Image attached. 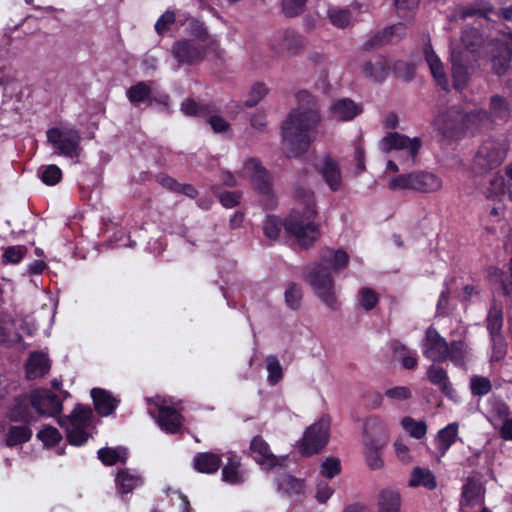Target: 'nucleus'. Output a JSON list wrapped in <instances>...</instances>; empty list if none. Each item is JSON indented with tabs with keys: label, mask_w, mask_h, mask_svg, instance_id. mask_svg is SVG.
Segmentation results:
<instances>
[{
	"label": "nucleus",
	"mask_w": 512,
	"mask_h": 512,
	"mask_svg": "<svg viewBox=\"0 0 512 512\" xmlns=\"http://www.w3.org/2000/svg\"><path fill=\"white\" fill-rule=\"evenodd\" d=\"M297 107L292 109L281 126L282 149L289 158L306 153L315 140L321 123L318 100L308 91L296 94Z\"/></svg>",
	"instance_id": "nucleus-1"
},
{
	"label": "nucleus",
	"mask_w": 512,
	"mask_h": 512,
	"mask_svg": "<svg viewBox=\"0 0 512 512\" xmlns=\"http://www.w3.org/2000/svg\"><path fill=\"white\" fill-rule=\"evenodd\" d=\"M348 254L342 249L325 248L321 251L319 263L307 268L306 280L315 295L331 310L338 308L331 272H338L346 267Z\"/></svg>",
	"instance_id": "nucleus-2"
},
{
	"label": "nucleus",
	"mask_w": 512,
	"mask_h": 512,
	"mask_svg": "<svg viewBox=\"0 0 512 512\" xmlns=\"http://www.w3.org/2000/svg\"><path fill=\"white\" fill-rule=\"evenodd\" d=\"M294 198L296 207L285 220L284 227L301 247L308 248L320 236L319 227L314 223L317 214L314 194L306 188L296 187Z\"/></svg>",
	"instance_id": "nucleus-3"
},
{
	"label": "nucleus",
	"mask_w": 512,
	"mask_h": 512,
	"mask_svg": "<svg viewBox=\"0 0 512 512\" xmlns=\"http://www.w3.org/2000/svg\"><path fill=\"white\" fill-rule=\"evenodd\" d=\"M288 458L274 455L269 445L258 436V466L264 471L277 473L275 479L277 491L287 497H296L305 494L304 479L297 478L288 473H279L286 466Z\"/></svg>",
	"instance_id": "nucleus-4"
},
{
	"label": "nucleus",
	"mask_w": 512,
	"mask_h": 512,
	"mask_svg": "<svg viewBox=\"0 0 512 512\" xmlns=\"http://www.w3.org/2000/svg\"><path fill=\"white\" fill-rule=\"evenodd\" d=\"M434 127L445 137L461 136L479 131L475 109L467 112L459 105L441 110L433 121Z\"/></svg>",
	"instance_id": "nucleus-5"
},
{
	"label": "nucleus",
	"mask_w": 512,
	"mask_h": 512,
	"mask_svg": "<svg viewBox=\"0 0 512 512\" xmlns=\"http://www.w3.org/2000/svg\"><path fill=\"white\" fill-rule=\"evenodd\" d=\"M508 146L505 141L496 138L484 140L471 162V171L475 175H482L497 169L506 159Z\"/></svg>",
	"instance_id": "nucleus-6"
},
{
	"label": "nucleus",
	"mask_w": 512,
	"mask_h": 512,
	"mask_svg": "<svg viewBox=\"0 0 512 512\" xmlns=\"http://www.w3.org/2000/svg\"><path fill=\"white\" fill-rule=\"evenodd\" d=\"M92 420V409L89 406L78 404L70 415L60 417L58 424L65 429L67 441L71 445L82 446L90 437L87 429Z\"/></svg>",
	"instance_id": "nucleus-7"
},
{
	"label": "nucleus",
	"mask_w": 512,
	"mask_h": 512,
	"mask_svg": "<svg viewBox=\"0 0 512 512\" xmlns=\"http://www.w3.org/2000/svg\"><path fill=\"white\" fill-rule=\"evenodd\" d=\"M443 186L442 179L426 171L401 174L392 178L388 183L391 191L412 190L420 193H434Z\"/></svg>",
	"instance_id": "nucleus-8"
},
{
	"label": "nucleus",
	"mask_w": 512,
	"mask_h": 512,
	"mask_svg": "<svg viewBox=\"0 0 512 512\" xmlns=\"http://www.w3.org/2000/svg\"><path fill=\"white\" fill-rule=\"evenodd\" d=\"M331 419L323 415L318 421L310 425L298 442V450L303 456L318 454L328 444L330 436Z\"/></svg>",
	"instance_id": "nucleus-9"
},
{
	"label": "nucleus",
	"mask_w": 512,
	"mask_h": 512,
	"mask_svg": "<svg viewBox=\"0 0 512 512\" xmlns=\"http://www.w3.org/2000/svg\"><path fill=\"white\" fill-rule=\"evenodd\" d=\"M47 139L57 149V153L65 157H77L82 150L80 132L74 127L51 128L47 131Z\"/></svg>",
	"instance_id": "nucleus-10"
},
{
	"label": "nucleus",
	"mask_w": 512,
	"mask_h": 512,
	"mask_svg": "<svg viewBox=\"0 0 512 512\" xmlns=\"http://www.w3.org/2000/svg\"><path fill=\"white\" fill-rule=\"evenodd\" d=\"M422 146V141L418 137L409 138L406 135L397 132L388 133L379 142V148L382 152L388 153L392 150L406 151L405 161L408 164H414L418 151Z\"/></svg>",
	"instance_id": "nucleus-11"
},
{
	"label": "nucleus",
	"mask_w": 512,
	"mask_h": 512,
	"mask_svg": "<svg viewBox=\"0 0 512 512\" xmlns=\"http://www.w3.org/2000/svg\"><path fill=\"white\" fill-rule=\"evenodd\" d=\"M479 129L490 126L495 121H507L511 117V107L508 100L498 94L492 95L489 99V109H475Z\"/></svg>",
	"instance_id": "nucleus-12"
},
{
	"label": "nucleus",
	"mask_w": 512,
	"mask_h": 512,
	"mask_svg": "<svg viewBox=\"0 0 512 512\" xmlns=\"http://www.w3.org/2000/svg\"><path fill=\"white\" fill-rule=\"evenodd\" d=\"M170 52L179 65H195L203 61L205 47L196 40L182 39L173 43Z\"/></svg>",
	"instance_id": "nucleus-13"
},
{
	"label": "nucleus",
	"mask_w": 512,
	"mask_h": 512,
	"mask_svg": "<svg viewBox=\"0 0 512 512\" xmlns=\"http://www.w3.org/2000/svg\"><path fill=\"white\" fill-rule=\"evenodd\" d=\"M149 414L157 421L160 428L168 433H176L182 426V416L172 407L164 406L155 402L152 406V401L148 400Z\"/></svg>",
	"instance_id": "nucleus-14"
},
{
	"label": "nucleus",
	"mask_w": 512,
	"mask_h": 512,
	"mask_svg": "<svg viewBox=\"0 0 512 512\" xmlns=\"http://www.w3.org/2000/svg\"><path fill=\"white\" fill-rule=\"evenodd\" d=\"M448 345L436 329L430 327L426 330L425 338L422 342V353L431 361L442 362L447 360Z\"/></svg>",
	"instance_id": "nucleus-15"
},
{
	"label": "nucleus",
	"mask_w": 512,
	"mask_h": 512,
	"mask_svg": "<svg viewBox=\"0 0 512 512\" xmlns=\"http://www.w3.org/2000/svg\"><path fill=\"white\" fill-rule=\"evenodd\" d=\"M304 47V39L291 29L283 31L270 43V48L277 55H297Z\"/></svg>",
	"instance_id": "nucleus-16"
},
{
	"label": "nucleus",
	"mask_w": 512,
	"mask_h": 512,
	"mask_svg": "<svg viewBox=\"0 0 512 512\" xmlns=\"http://www.w3.org/2000/svg\"><path fill=\"white\" fill-rule=\"evenodd\" d=\"M32 402L35 411L43 416L54 417L62 410V402L57 395L49 390H35L32 392Z\"/></svg>",
	"instance_id": "nucleus-17"
},
{
	"label": "nucleus",
	"mask_w": 512,
	"mask_h": 512,
	"mask_svg": "<svg viewBox=\"0 0 512 512\" xmlns=\"http://www.w3.org/2000/svg\"><path fill=\"white\" fill-rule=\"evenodd\" d=\"M315 169L332 191H338L341 188V171L337 161L331 156L325 155L319 158L315 163Z\"/></svg>",
	"instance_id": "nucleus-18"
},
{
	"label": "nucleus",
	"mask_w": 512,
	"mask_h": 512,
	"mask_svg": "<svg viewBox=\"0 0 512 512\" xmlns=\"http://www.w3.org/2000/svg\"><path fill=\"white\" fill-rule=\"evenodd\" d=\"M35 413L37 412L32 402L31 393L29 396H22L15 399L14 404L8 410L7 417L11 422L30 424L37 421Z\"/></svg>",
	"instance_id": "nucleus-19"
},
{
	"label": "nucleus",
	"mask_w": 512,
	"mask_h": 512,
	"mask_svg": "<svg viewBox=\"0 0 512 512\" xmlns=\"http://www.w3.org/2000/svg\"><path fill=\"white\" fill-rule=\"evenodd\" d=\"M363 111L361 105L349 98L335 101L329 108V115L336 121H351Z\"/></svg>",
	"instance_id": "nucleus-20"
},
{
	"label": "nucleus",
	"mask_w": 512,
	"mask_h": 512,
	"mask_svg": "<svg viewBox=\"0 0 512 512\" xmlns=\"http://www.w3.org/2000/svg\"><path fill=\"white\" fill-rule=\"evenodd\" d=\"M424 57L437 85L447 91L449 89V81L445 73L444 65L430 44L424 47Z\"/></svg>",
	"instance_id": "nucleus-21"
},
{
	"label": "nucleus",
	"mask_w": 512,
	"mask_h": 512,
	"mask_svg": "<svg viewBox=\"0 0 512 512\" xmlns=\"http://www.w3.org/2000/svg\"><path fill=\"white\" fill-rule=\"evenodd\" d=\"M363 434L364 442L381 441V445H385L388 439L387 424L379 416H372L366 420Z\"/></svg>",
	"instance_id": "nucleus-22"
},
{
	"label": "nucleus",
	"mask_w": 512,
	"mask_h": 512,
	"mask_svg": "<svg viewBox=\"0 0 512 512\" xmlns=\"http://www.w3.org/2000/svg\"><path fill=\"white\" fill-rule=\"evenodd\" d=\"M26 376L33 380L45 376L51 367L50 360L43 352H33L25 364Z\"/></svg>",
	"instance_id": "nucleus-23"
},
{
	"label": "nucleus",
	"mask_w": 512,
	"mask_h": 512,
	"mask_svg": "<svg viewBox=\"0 0 512 512\" xmlns=\"http://www.w3.org/2000/svg\"><path fill=\"white\" fill-rule=\"evenodd\" d=\"M471 357V349L464 340H454L449 343L447 360H450L456 367L466 370Z\"/></svg>",
	"instance_id": "nucleus-24"
},
{
	"label": "nucleus",
	"mask_w": 512,
	"mask_h": 512,
	"mask_svg": "<svg viewBox=\"0 0 512 512\" xmlns=\"http://www.w3.org/2000/svg\"><path fill=\"white\" fill-rule=\"evenodd\" d=\"M91 397L96 411L101 416L112 414L118 406L119 400L113 397L108 391L101 388H93Z\"/></svg>",
	"instance_id": "nucleus-25"
},
{
	"label": "nucleus",
	"mask_w": 512,
	"mask_h": 512,
	"mask_svg": "<svg viewBox=\"0 0 512 512\" xmlns=\"http://www.w3.org/2000/svg\"><path fill=\"white\" fill-rule=\"evenodd\" d=\"M115 482L121 494H128L143 484V477L136 471L121 469L117 472Z\"/></svg>",
	"instance_id": "nucleus-26"
},
{
	"label": "nucleus",
	"mask_w": 512,
	"mask_h": 512,
	"mask_svg": "<svg viewBox=\"0 0 512 512\" xmlns=\"http://www.w3.org/2000/svg\"><path fill=\"white\" fill-rule=\"evenodd\" d=\"M458 428V424L453 422L438 431L435 438V445L440 457H443L456 442L458 438Z\"/></svg>",
	"instance_id": "nucleus-27"
},
{
	"label": "nucleus",
	"mask_w": 512,
	"mask_h": 512,
	"mask_svg": "<svg viewBox=\"0 0 512 512\" xmlns=\"http://www.w3.org/2000/svg\"><path fill=\"white\" fill-rule=\"evenodd\" d=\"M427 377L429 381L438 386L447 397L452 399L455 396V390L449 381L447 372L442 367L431 365L427 370Z\"/></svg>",
	"instance_id": "nucleus-28"
},
{
	"label": "nucleus",
	"mask_w": 512,
	"mask_h": 512,
	"mask_svg": "<svg viewBox=\"0 0 512 512\" xmlns=\"http://www.w3.org/2000/svg\"><path fill=\"white\" fill-rule=\"evenodd\" d=\"M258 198L261 196L267 208L275 204V197L272 187V179L266 169L258 165Z\"/></svg>",
	"instance_id": "nucleus-29"
},
{
	"label": "nucleus",
	"mask_w": 512,
	"mask_h": 512,
	"mask_svg": "<svg viewBox=\"0 0 512 512\" xmlns=\"http://www.w3.org/2000/svg\"><path fill=\"white\" fill-rule=\"evenodd\" d=\"M32 435L33 432L29 424L11 425L7 429L5 444L8 447L24 444L31 439Z\"/></svg>",
	"instance_id": "nucleus-30"
},
{
	"label": "nucleus",
	"mask_w": 512,
	"mask_h": 512,
	"mask_svg": "<svg viewBox=\"0 0 512 512\" xmlns=\"http://www.w3.org/2000/svg\"><path fill=\"white\" fill-rule=\"evenodd\" d=\"M193 463L198 472L211 474L219 469L221 458L219 455L210 452L198 453L194 457Z\"/></svg>",
	"instance_id": "nucleus-31"
},
{
	"label": "nucleus",
	"mask_w": 512,
	"mask_h": 512,
	"mask_svg": "<svg viewBox=\"0 0 512 512\" xmlns=\"http://www.w3.org/2000/svg\"><path fill=\"white\" fill-rule=\"evenodd\" d=\"M410 487H424L433 490L437 486L434 474L427 468L415 467L411 472L409 480Z\"/></svg>",
	"instance_id": "nucleus-32"
},
{
	"label": "nucleus",
	"mask_w": 512,
	"mask_h": 512,
	"mask_svg": "<svg viewBox=\"0 0 512 512\" xmlns=\"http://www.w3.org/2000/svg\"><path fill=\"white\" fill-rule=\"evenodd\" d=\"M406 27L402 23H397L389 28L384 29L380 34L375 35L371 39V45H383L386 43L396 42L405 35Z\"/></svg>",
	"instance_id": "nucleus-33"
},
{
	"label": "nucleus",
	"mask_w": 512,
	"mask_h": 512,
	"mask_svg": "<svg viewBox=\"0 0 512 512\" xmlns=\"http://www.w3.org/2000/svg\"><path fill=\"white\" fill-rule=\"evenodd\" d=\"M380 512H400L401 497L395 489H384L379 495Z\"/></svg>",
	"instance_id": "nucleus-34"
},
{
	"label": "nucleus",
	"mask_w": 512,
	"mask_h": 512,
	"mask_svg": "<svg viewBox=\"0 0 512 512\" xmlns=\"http://www.w3.org/2000/svg\"><path fill=\"white\" fill-rule=\"evenodd\" d=\"M481 485L474 479H468L462 490L461 506H474L481 503Z\"/></svg>",
	"instance_id": "nucleus-35"
},
{
	"label": "nucleus",
	"mask_w": 512,
	"mask_h": 512,
	"mask_svg": "<svg viewBox=\"0 0 512 512\" xmlns=\"http://www.w3.org/2000/svg\"><path fill=\"white\" fill-rule=\"evenodd\" d=\"M97 454L99 460L107 466L114 465L117 462H125L128 457L127 449L124 447H104L99 449Z\"/></svg>",
	"instance_id": "nucleus-36"
},
{
	"label": "nucleus",
	"mask_w": 512,
	"mask_h": 512,
	"mask_svg": "<svg viewBox=\"0 0 512 512\" xmlns=\"http://www.w3.org/2000/svg\"><path fill=\"white\" fill-rule=\"evenodd\" d=\"M392 349L395 356L401 361L404 368L414 369L417 366L418 360L416 351L410 350L398 341H394L392 343Z\"/></svg>",
	"instance_id": "nucleus-37"
},
{
	"label": "nucleus",
	"mask_w": 512,
	"mask_h": 512,
	"mask_svg": "<svg viewBox=\"0 0 512 512\" xmlns=\"http://www.w3.org/2000/svg\"><path fill=\"white\" fill-rule=\"evenodd\" d=\"M364 446L367 465L373 470L381 469L384 463L379 455V451L384 445H381V441H375L364 442Z\"/></svg>",
	"instance_id": "nucleus-38"
},
{
	"label": "nucleus",
	"mask_w": 512,
	"mask_h": 512,
	"mask_svg": "<svg viewBox=\"0 0 512 512\" xmlns=\"http://www.w3.org/2000/svg\"><path fill=\"white\" fill-rule=\"evenodd\" d=\"M452 78L453 86L457 91H462L466 88L469 82V71L468 68L458 61L453 59L452 61Z\"/></svg>",
	"instance_id": "nucleus-39"
},
{
	"label": "nucleus",
	"mask_w": 512,
	"mask_h": 512,
	"mask_svg": "<svg viewBox=\"0 0 512 512\" xmlns=\"http://www.w3.org/2000/svg\"><path fill=\"white\" fill-rule=\"evenodd\" d=\"M265 367L267 371V382L270 385H276L283 378V369L277 357L270 355L265 358Z\"/></svg>",
	"instance_id": "nucleus-40"
},
{
	"label": "nucleus",
	"mask_w": 512,
	"mask_h": 512,
	"mask_svg": "<svg viewBox=\"0 0 512 512\" xmlns=\"http://www.w3.org/2000/svg\"><path fill=\"white\" fill-rule=\"evenodd\" d=\"M503 326L502 309L497 306H492L487 316V329L490 337L501 336L500 332Z\"/></svg>",
	"instance_id": "nucleus-41"
},
{
	"label": "nucleus",
	"mask_w": 512,
	"mask_h": 512,
	"mask_svg": "<svg viewBox=\"0 0 512 512\" xmlns=\"http://www.w3.org/2000/svg\"><path fill=\"white\" fill-rule=\"evenodd\" d=\"M150 95L151 89L143 81L138 82L137 84L131 86L127 90V98L134 105H138L141 102H145L150 98Z\"/></svg>",
	"instance_id": "nucleus-42"
},
{
	"label": "nucleus",
	"mask_w": 512,
	"mask_h": 512,
	"mask_svg": "<svg viewBox=\"0 0 512 512\" xmlns=\"http://www.w3.org/2000/svg\"><path fill=\"white\" fill-rule=\"evenodd\" d=\"M510 417H512L511 411L505 402L500 400L492 402L489 416V422L492 426H495Z\"/></svg>",
	"instance_id": "nucleus-43"
},
{
	"label": "nucleus",
	"mask_w": 512,
	"mask_h": 512,
	"mask_svg": "<svg viewBox=\"0 0 512 512\" xmlns=\"http://www.w3.org/2000/svg\"><path fill=\"white\" fill-rule=\"evenodd\" d=\"M379 297L375 290L362 287L357 294V303L365 311H370L378 304Z\"/></svg>",
	"instance_id": "nucleus-44"
},
{
	"label": "nucleus",
	"mask_w": 512,
	"mask_h": 512,
	"mask_svg": "<svg viewBox=\"0 0 512 512\" xmlns=\"http://www.w3.org/2000/svg\"><path fill=\"white\" fill-rule=\"evenodd\" d=\"M401 426L411 437L416 439L423 438L427 433V425L424 421H415L412 417H404L401 420Z\"/></svg>",
	"instance_id": "nucleus-45"
},
{
	"label": "nucleus",
	"mask_w": 512,
	"mask_h": 512,
	"mask_svg": "<svg viewBox=\"0 0 512 512\" xmlns=\"http://www.w3.org/2000/svg\"><path fill=\"white\" fill-rule=\"evenodd\" d=\"M328 18L334 26L345 28L351 23L352 16L348 9L331 7L328 9Z\"/></svg>",
	"instance_id": "nucleus-46"
},
{
	"label": "nucleus",
	"mask_w": 512,
	"mask_h": 512,
	"mask_svg": "<svg viewBox=\"0 0 512 512\" xmlns=\"http://www.w3.org/2000/svg\"><path fill=\"white\" fill-rule=\"evenodd\" d=\"M284 297L285 303L290 309H299L303 298V291L301 286L296 283H290L285 290Z\"/></svg>",
	"instance_id": "nucleus-47"
},
{
	"label": "nucleus",
	"mask_w": 512,
	"mask_h": 512,
	"mask_svg": "<svg viewBox=\"0 0 512 512\" xmlns=\"http://www.w3.org/2000/svg\"><path fill=\"white\" fill-rule=\"evenodd\" d=\"M363 73L374 81H382L387 75L386 65L382 60L366 62L363 65Z\"/></svg>",
	"instance_id": "nucleus-48"
},
{
	"label": "nucleus",
	"mask_w": 512,
	"mask_h": 512,
	"mask_svg": "<svg viewBox=\"0 0 512 512\" xmlns=\"http://www.w3.org/2000/svg\"><path fill=\"white\" fill-rule=\"evenodd\" d=\"M470 390L474 396H485L492 390V383L489 378L473 375L470 378Z\"/></svg>",
	"instance_id": "nucleus-49"
},
{
	"label": "nucleus",
	"mask_w": 512,
	"mask_h": 512,
	"mask_svg": "<svg viewBox=\"0 0 512 512\" xmlns=\"http://www.w3.org/2000/svg\"><path fill=\"white\" fill-rule=\"evenodd\" d=\"M38 175L47 185L57 184L62 177V172L57 165L42 166L38 169Z\"/></svg>",
	"instance_id": "nucleus-50"
},
{
	"label": "nucleus",
	"mask_w": 512,
	"mask_h": 512,
	"mask_svg": "<svg viewBox=\"0 0 512 512\" xmlns=\"http://www.w3.org/2000/svg\"><path fill=\"white\" fill-rule=\"evenodd\" d=\"M240 462L236 455H231L228 458V463L223 467L222 470V477L223 480L234 484L238 482V471L237 468L239 467Z\"/></svg>",
	"instance_id": "nucleus-51"
},
{
	"label": "nucleus",
	"mask_w": 512,
	"mask_h": 512,
	"mask_svg": "<svg viewBox=\"0 0 512 512\" xmlns=\"http://www.w3.org/2000/svg\"><path fill=\"white\" fill-rule=\"evenodd\" d=\"M37 437L45 446H54L62 439L60 432L52 426H45L37 433Z\"/></svg>",
	"instance_id": "nucleus-52"
},
{
	"label": "nucleus",
	"mask_w": 512,
	"mask_h": 512,
	"mask_svg": "<svg viewBox=\"0 0 512 512\" xmlns=\"http://www.w3.org/2000/svg\"><path fill=\"white\" fill-rule=\"evenodd\" d=\"M282 224L275 216H268L263 223V233L271 241H275L280 234Z\"/></svg>",
	"instance_id": "nucleus-53"
},
{
	"label": "nucleus",
	"mask_w": 512,
	"mask_h": 512,
	"mask_svg": "<svg viewBox=\"0 0 512 512\" xmlns=\"http://www.w3.org/2000/svg\"><path fill=\"white\" fill-rule=\"evenodd\" d=\"M307 0H282V10L287 17H296L303 13Z\"/></svg>",
	"instance_id": "nucleus-54"
},
{
	"label": "nucleus",
	"mask_w": 512,
	"mask_h": 512,
	"mask_svg": "<svg viewBox=\"0 0 512 512\" xmlns=\"http://www.w3.org/2000/svg\"><path fill=\"white\" fill-rule=\"evenodd\" d=\"M341 471V464L339 459L334 457H327L321 464L320 473L326 478H333Z\"/></svg>",
	"instance_id": "nucleus-55"
},
{
	"label": "nucleus",
	"mask_w": 512,
	"mask_h": 512,
	"mask_svg": "<svg viewBox=\"0 0 512 512\" xmlns=\"http://www.w3.org/2000/svg\"><path fill=\"white\" fill-rule=\"evenodd\" d=\"M27 252L24 246H10L7 247L3 253V260L6 263L16 264L21 261Z\"/></svg>",
	"instance_id": "nucleus-56"
},
{
	"label": "nucleus",
	"mask_w": 512,
	"mask_h": 512,
	"mask_svg": "<svg viewBox=\"0 0 512 512\" xmlns=\"http://www.w3.org/2000/svg\"><path fill=\"white\" fill-rule=\"evenodd\" d=\"M385 396L391 401H405L411 398L412 392L409 387L396 386L385 391Z\"/></svg>",
	"instance_id": "nucleus-57"
},
{
	"label": "nucleus",
	"mask_w": 512,
	"mask_h": 512,
	"mask_svg": "<svg viewBox=\"0 0 512 512\" xmlns=\"http://www.w3.org/2000/svg\"><path fill=\"white\" fill-rule=\"evenodd\" d=\"M176 16L172 11H166L164 14L160 16V18L156 21L155 30L159 35L167 32L170 27L175 23Z\"/></svg>",
	"instance_id": "nucleus-58"
},
{
	"label": "nucleus",
	"mask_w": 512,
	"mask_h": 512,
	"mask_svg": "<svg viewBox=\"0 0 512 512\" xmlns=\"http://www.w3.org/2000/svg\"><path fill=\"white\" fill-rule=\"evenodd\" d=\"M496 282L501 286V290L505 296L512 295V258L509 261V275L500 272L496 276Z\"/></svg>",
	"instance_id": "nucleus-59"
},
{
	"label": "nucleus",
	"mask_w": 512,
	"mask_h": 512,
	"mask_svg": "<svg viewBox=\"0 0 512 512\" xmlns=\"http://www.w3.org/2000/svg\"><path fill=\"white\" fill-rule=\"evenodd\" d=\"M493 352L491 359L493 361H500L506 354V344L502 336L491 337Z\"/></svg>",
	"instance_id": "nucleus-60"
},
{
	"label": "nucleus",
	"mask_w": 512,
	"mask_h": 512,
	"mask_svg": "<svg viewBox=\"0 0 512 512\" xmlns=\"http://www.w3.org/2000/svg\"><path fill=\"white\" fill-rule=\"evenodd\" d=\"M333 493L334 490L328 483L319 482L316 486L315 498L319 503L324 504L330 499Z\"/></svg>",
	"instance_id": "nucleus-61"
},
{
	"label": "nucleus",
	"mask_w": 512,
	"mask_h": 512,
	"mask_svg": "<svg viewBox=\"0 0 512 512\" xmlns=\"http://www.w3.org/2000/svg\"><path fill=\"white\" fill-rule=\"evenodd\" d=\"M394 449L397 458L404 464H409L412 462V456L410 454L409 447L403 443L401 440H396L394 442Z\"/></svg>",
	"instance_id": "nucleus-62"
},
{
	"label": "nucleus",
	"mask_w": 512,
	"mask_h": 512,
	"mask_svg": "<svg viewBox=\"0 0 512 512\" xmlns=\"http://www.w3.org/2000/svg\"><path fill=\"white\" fill-rule=\"evenodd\" d=\"M511 57H494L492 59V70L497 75H504L510 68Z\"/></svg>",
	"instance_id": "nucleus-63"
},
{
	"label": "nucleus",
	"mask_w": 512,
	"mask_h": 512,
	"mask_svg": "<svg viewBox=\"0 0 512 512\" xmlns=\"http://www.w3.org/2000/svg\"><path fill=\"white\" fill-rule=\"evenodd\" d=\"M493 427L499 432L502 439L512 441V416Z\"/></svg>",
	"instance_id": "nucleus-64"
}]
</instances>
